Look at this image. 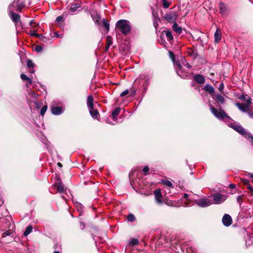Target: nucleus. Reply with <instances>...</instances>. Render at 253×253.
Wrapping results in <instances>:
<instances>
[{
    "mask_svg": "<svg viewBox=\"0 0 253 253\" xmlns=\"http://www.w3.org/2000/svg\"><path fill=\"white\" fill-rule=\"evenodd\" d=\"M116 29L125 35H127L131 29L129 22L126 20H120L116 24Z\"/></svg>",
    "mask_w": 253,
    "mask_h": 253,
    "instance_id": "nucleus-1",
    "label": "nucleus"
},
{
    "mask_svg": "<svg viewBox=\"0 0 253 253\" xmlns=\"http://www.w3.org/2000/svg\"><path fill=\"white\" fill-rule=\"evenodd\" d=\"M229 126L246 137L251 138L253 140V136H252L251 133L246 131L240 125L236 123H231L229 124Z\"/></svg>",
    "mask_w": 253,
    "mask_h": 253,
    "instance_id": "nucleus-2",
    "label": "nucleus"
},
{
    "mask_svg": "<svg viewBox=\"0 0 253 253\" xmlns=\"http://www.w3.org/2000/svg\"><path fill=\"white\" fill-rule=\"evenodd\" d=\"M53 178L55 179L54 184L53 185L54 188L57 190L59 193H64L66 190V188H65L63 184L61 182V179L59 175L56 174Z\"/></svg>",
    "mask_w": 253,
    "mask_h": 253,
    "instance_id": "nucleus-3",
    "label": "nucleus"
},
{
    "mask_svg": "<svg viewBox=\"0 0 253 253\" xmlns=\"http://www.w3.org/2000/svg\"><path fill=\"white\" fill-rule=\"evenodd\" d=\"M210 110L213 115L219 120L229 118L223 110L220 109L218 111L211 105H210Z\"/></svg>",
    "mask_w": 253,
    "mask_h": 253,
    "instance_id": "nucleus-4",
    "label": "nucleus"
},
{
    "mask_svg": "<svg viewBox=\"0 0 253 253\" xmlns=\"http://www.w3.org/2000/svg\"><path fill=\"white\" fill-rule=\"evenodd\" d=\"M252 104V99L251 97H248L247 99V103H240L237 102L235 103L236 106L239 109L244 112L247 113L248 111L250 110V106Z\"/></svg>",
    "mask_w": 253,
    "mask_h": 253,
    "instance_id": "nucleus-5",
    "label": "nucleus"
},
{
    "mask_svg": "<svg viewBox=\"0 0 253 253\" xmlns=\"http://www.w3.org/2000/svg\"><path fill=\"white\" fill-rule=\"evenodd\" d=\"M195 203L200 207L205 208L211 205L212 202L210 199L205 198L196 200Z\"/></svg>",
    "mask_w": 253,
    "mask_h": 253,
    "instance_id": "nucleus-6",
    "label": "nucleus"
},
{
    "mask_svg": "<svg viewBox=\"0 0 253 253\" xmlns=\"http://www.w3.org/2000/svg\"><path fill=\"white\" fill-rule=\"evenodd\" d=\"M226 199V195L217 193L213 195L214 202L216 204H219L224 201Z\"/></svg>",
    "mask_w": 253,
    "mask_h": 253,
    "instance_id": "nucleus-7",
    "label": "nucleus"
},
{
    "mask_svg": "<svg viewBox=\"0 0 253 253\" xmlns=\"http://www.w3.org/2000/svg\"><path fill=\"white\" fill-rule=\"evenodd\" d=\"M154 194L156 203L159 205L162 204V195L161 190L160 189H158L155 190Z\"/></svg>",
    "mask_w": 253,
    "mask_h": 253,
    "instance_id": "nucleus-8",
    "label": "nucleus"
},
{
    "mask_svg": "<svg viewBox=\"0 0 253 253\" xmlns=\"http://www.w3.org/2000/svg\"><path fill=\"white\" fill-rule=\"evenodd\" d=\"M223 225L225 226H229L232 224V218L231 217L227 214H225L223 216L222 219Z\"/></svg>",
    "mask_w": 253,
    "mask_h": 253,
    "instance_id": "nucleus-9",
    "label": "nucleus"
},
{
    "mask_svg": "<svg viewBox=\"0 0 253 253\" xmlns=\"http://www.w3.org/2000/svg\"><path fill=\"white\" fill-rule=\"evenodd\" d=\"M219 9H220V13L222 15H227L228 12V9L226 4H224L222 2H220L219 3Z\"/></svg>",
    "mask_w": 253,
    "mask_h": 253,
    "instance_id": "nucleus-10",
    "label": "nucleus"
},
{
    "mask_svg": "<svg viewBox=\"0 0 253 253\" xmlns=\"http://www.w3.org/2000/svg\"><path fill=\"white\" fill-rule=\"evenodd\" d=\"M69 6L70 11L74 12L81 7V4L79 2H73L71 3Z\"/></svg>",
    "mask_w": 253,
    "mask_h": 253,
    "instance_id": "nucleus-11",
    "label": "nucleus"
},
{
    "mask_svg": "<svg viewBox=\"0 0 253 253\" xmlns=\"http://www.w3.org/2000/svg\"><path fill=\"white\" fill-rule=\"evenodd\" d=\"M90 115L94 118L98 119V117L99 115V112L97 109H94L93 107L88 108Z\"/></svg>",
    "mask_w": 253,
    "mask_h": 253,
    "instance_id": "nucleus-12",
    "label": "nucleus"
},
{
    "mask_svg": "<svg viewBox=\"0 0 253 253\" xmlns=\"http://www.w3.org/2000/svg\"><path fill=\"white\" fill-rule=\"evenodd\" d=\"M214 42L216 43L219 42L221 39V32L219 28L216 29V30L214 33Z\"/></svg>",
    "mask_w": 253,
    "mask_h": 253,
    "instance_id": "nucleus-13",
    "label": "nucleus"
},
{
    "mask_svg": "<svg viewBox=\"0 0 253 253\" xmlns=\"http://www.w3.org/2000/svg\"><path fill=\"white\" fill-rule=\"evenodd\" d=\"M176 16V14H166L164 16V18L168 22H172L175 21Z\"/></svg>",
    "mask_w": 253,
    "mask_h": 253,
    "instance_id": "nucleus-14",
    "label": "nucleus"
},
{
    "mask_svg": "<svg viewBox=\"0 0 253 253\" xmlns=\"http://www.w3.org/2000/svg\"><path fill=\"white\" fill-rule=\"evenodd\" d=\"M51 112L53 115H59L62 114V109L59 106L53 107L51 109Z\"/></svg>",
    "mask_w": 253,
    "mask_h": 253,
    "instance_id": "nucleus-15",
    "label": "nucleus"
},
{
    "mask_svg": "<svg viewBox=\"0 0 253 253\" xmlns=\"http://www.w3.org/2000/svg\"><path fill=\"white\" fill-rule=\"evenodd\" d=\"M10 17L12 21L15 23H17L18 22H19L20 20V15L19 14L14 13L13 12H11Z\"/></svg>",
    "mask_w": 253,
    "mask_h": 253,
    "instance_id": "nucleus-16",
    "label": "nucleus"
},
{
    "mask_svg": "<svg viewBox=\"0 0 253 253\" xmlns=\"http://www.w3.org/2000/svg\"><path fill=\"white\" fill-rule=\"evenodd\" d=\"M214 100L218 103L223 104L225 102V99L223 96L217 94L215 95Z\"/></svg>",
    "mask_w": 253,
    "mask_h": 253,
    "instance_id": "nucleus-17",
    "label": "nucleus"
},
{
    "mask_svg": "<svg viewBox=\"0 0 253 253\" xmlns=\"http://www.w3.org/2000/svg\"><path fill=\"white\" fill-rule=\"evenodd\" d=\"M194 79L198 84H203L205 81L204 77L200 75H195L194 76Z\"/></svg>",
    "mask_w": 253,
    "mask_h": 253,
    "instance_id": "nucleus-18",
    "label": "nucleus"
},
{
    "mask_svg": "<svg viewBox=\"0 0 253 253\" xmlns=\"http://www.w3.org/2000/svg\"><path fill=\"white\" fill-rule=\"evenodd\" d=\"M121 109L119 107L116 108L112 113V117L114 120H116L117 117L119 114Z\"/></svg>",
    "mask_w": 253,
    "mask_h": 253,
    "instance_id": "nucleus-19",
    "label": "nucleus"
},
{
    "mask_svg": "<svg viewBox=\"0 0 253 253\" xmlns=\"http://www.w3.org/2000/svg\"><path fill=\"white\" fill-rule=\"evenodd\" d=\"M87 105L88 108L93 107V98L91 95H89L87 99Z\"/></svg>",
    "mask_w": 253,
    "mask_h": 253,
    "instance_id": "nucleus-20",
    "label": "nucleus"
},
{
    "mask_svg": "<svg viewBox=\"0 0 253 253\" xmlns=\"http://www.w3.org/2000/svg\"><path fill=\"white\" fill-rule=\"evenodd\" d=\"M204 90L211 94H212L214 92V88L210 84H206L204 87Z\"/></svg>",
    "mask_w": 253,
    "mask_h": 253,
    "instance_id": "nucleus-21",
    "label": "nucleus"
},
{
    "mask_svg": "<svg viewBox=\"0 0 253 253\" xmlns=\"http://www.w3.org/2000/svg\"><path fill=\"white\" fill-rule=\"evenodd\" d=\"M20 77L23 81H28L27 83L26 84L27 85H28V84H32V80L30 78L27 77L25 74H22L20 76Z\"/></svg>",
    "mask_w": 253,
    "mask_h": 253,
    "instance_id": "nucleus-22",
    "label": "nucleus"
},
{
    "mask_svg": "<svg viewBox=\"0 0 253 253\" xmlns=\"http://www.w3.org/2000/svg\"><path fill=\"white\" fill-rule=\"evenodd\" d=\"M19 0H14L12 3H11L8 7L9 12L11 13V12H13L14 8L15 5H18L19 3Z\"/></svg>",
    "mask_w": 253,
    "mask_h": 253,
    "instance_id": "nucleus-23",
    "label": "nucleus"
},
{
    "mask_svg": "<svg viewBox=\"0 0 253 253\" xmlns=\"http://www.w3.org/2000/svg\"><path fill=\"white\" fill-rule=\"evenodd\" d=\"M173 30L178 34H180L182 32V28L178 26L176 23H174L172 26Z\"/></svg>",
    "mask_w": 253,
    "mask_h": 253,
    "instance_id": "nucleus-24",
    "label": "nucleus"
},
{
    "mask_svg": "<svg viewBox=\"0 0 253 253\" xmlns=\"http://www.w3.org/2000/svg\"><path fill=\"white\" fill-rule=\"evenodd\" d=\"M187 52L189 56H192L194 59L197 56V54L192 49H188Z\"/></svg>",
    "mask_w": 253,
    "mask_h": 253,
    "instance_id": "nucleus-25",
    "label": "nucleus"
},
{
    "mask_svg": "<svg viewBox=\"0 0 253 253\" xmlns=\"http://www.w3.org/2000/svg\"><path fill=\"white\" fill-rule=\"evenodd\" d=\"M102 24L106 32H108L109 31V23L105 19H103L102 20Z\"/></svg>",
    "mask_w": 253,
    "mask_h": 253,
    "instance_id": "nucleus-26",
    "label": "nucleus"
},
{
    "mask_svg": "<svg viewBox=\"0 0 253 253\" xmlns=\"http://www.w3.org/2000/svg\"><path fill=\"white\" fill-rule=\"evenodd\" d=\"M164 32L165 33L166 36L168 38L169 41L172 40L173 39V36L171 34V33L169 31H164Z\"/></svg>",
    "mask_w": 253,
    "mask_h": 253,
    "instance_id": "nucleus-27",
    "label": "nucleus"
},
{
    "mask_svg": "<svg viewBox=\"0 0 253 253\" xmlns=\"http://www.w3.org/2000/svg\"><path fill=\"white\" fill-rule=\"evenodd\" d=\"M32 227L31 226H28L24 232V236H27L32 231Z\"/></svg>",
    "mask_w": 253,
    "mask_h": 253,
    "instance_id": "nucleus-28",
    "label": "nucleus"
},
{
    "mask_svg": "<svg viewBox=\"0 0 253 253\" xmlns=\"http://www.w3.org/2000/svg\"><path fill=\"white\" fill-rule=\"evenodd\" d=\"M139 243L138 240L135 238H132L129 240V244L132 246L138 245Z\"/></svg>",
    "mask_w": 253,
    "mask_h": 253,
    "instance_id": "nucleus-29",
    "label": "nucleus"
},
{
    "mask_svg": "<svg viewBox=\"0 0 253 253\" xmlns=\"http://www.w3.org/2000/svg\"><path fill=\"white\" fill-rule=\"evenodd\" d=\"M175 65L176 67V70L177 73L178 75L180 76L179 73L180 72V70L181 69V67H182L181 65L178 62L175 63Z\"/></svg>",
    "mask_w": 253,
    "mask_h": 253,
    "instance_id": "nucleus-30",
    "label": "nucleus"
},
{
    "mask_svg": "<svg viewBox=\"0 0 253 253\" xmlns=\"http://www.w3.org/2000/svg\"><path fill=\"white\" fill-rule=\"evenodd\" d=\"M127 219L128 221L133 222L135 220V217L133 214L130 213L127 215Z\"/></svg>",
    "mask_w": 253,
    "mask_h": 253,
    "instance_id": "nucleus-31",
    "label": "nucleus"
},
{
    "mask_svg": "<svg viewBox=\"0 0 253 253\" xmlns=\"http://www.w3.org/2000/svg\"><path fill=\"white\" fill-rule=\"evenodd\" d=\"M27 67L29 68H34L35 67V64L33 62V61L30 60V59H29L27 61Z\"/></svg>",
    "mask_w": 253,
    "mask_h": 253,
    "instance_id": "nucleus-32",
    "label": "nucleus"
},
{
    "mask_svg": "<svg viewBox=\"0 0 253 253\" xmlns=\"http://www.w3.org/2000/svg\"><path fill=\"white\" fill-rule=\"evenodd\" d=\"M12 234V232L9 230L5 231L2 235V237H5L8 236H10Z\"/></svg>",
    "mask_w": 253,
    "mask_h": 253,
    "instance_id": "nucleus-33",
    "label": "nucleus"
},
{
    "mask_svg": "<svg viewBox=\"0 0 253 253\" xmlns=\"http://www.w3.org/2000/svg\"><path fill=\"white\" fill-rule=\"evenodd\" d=\"M163 7L168 8L169 6V3L167 0H162Z\"/></svg>",
    "mask_w": 253,
    "mask_h": 253,
    "instance_id": "nucleus-34",
    "label": "nucleus"
},
{
    "mask_svg": "<svg viewBox=\"0 0 253 253\" xmlns=\"http://www.w3.org/2000/svg\"><path fill=\"white\" fill-rule=\"evenodd\" d=\"M47 107L46 105L43 106L41 110V115L42 116H43L44 115L46 110H47Z\"/></svg>",
    "mask_w": 253,
    "mask_h": 253,
    "instance_id": "nucleus-35",
    "label": "nucleus"
},
{
    "mask_svg": "<svg viewBox=\"0 0 253 253\" xmlns=\"http://www.w3.org/2000/svg\"><path fill=\"white\" fill-rule=\"evenodd\" d=\"M163 183L165 185L168 186V187H172L173 186L172 183L169 180H164Z\"/></svg>",
    "mask_w": 253,
    "mask_h": 253,
    "instance_id": "nucleus-36",
    "label": "nucleus"
},
{
    "mask_svg": "<svg viewBox=\"0 0 253 253\" xmlns=\"http://www.w3.org/2000/svg\"><path fill=\"white\" fill-rule=\"evenodd\" d=\"M56 22L59 24L62 23L63 22V16H58L56 19Z\"/></svg>",
    "mask_w": 253,
    "mask_h": 253,
    "instance_id": "nucleus-37",
    "label": "nucleus"
},
{
    "mask_svg": "<svg viewBox=\"0 0 253 253\" xmlns=\"http://www.w3.org/2000/svg\"><path fill=\"white\" fill-rule=\"evenodd\" d=\"M107 44L109 45H111L112 44V38L110 36H108L107 37Z\"/></svg>",
    "mask_w": 253,
    "mask_h": 253,
    "instance_id": "nucleus-38",
    "label": "nucleus"
},
{
    "mask_svg": "<svg viewBox=\"0 0 253 253\" xmlns=\"http://www.w3.org/2000/svg\"><path fill=\"white\" fill-rule=\"evenodd\" d=\"M35 51H36L37 52H40L42 50V47L41 45H37L36 46L35 48Z\"/></svg>",
    "mask_w": 253,
    "mask_h": 253,
    "instance_id": "nucleus-39",
    "label": "nucleus"
},
{
    "mask_svg": "<svg viewBox=\"0 0 253 253\" xmlns=\"http://www.w3.org/2000/svg\"><path fill=\"white\" fill-rule=\"evenodd\" d=\"M30 25L31 27L35 28L38 26V24L34 22V20H31L30 22Z\"/></svg>",
    "mask_w": 253,
    "mask_h": 253,
    "instance_id": "nucleus-40",
    "label": "nucleus"
},
{
    "mask_svg": "<svg viewBox=\"0 0 253 253\" xmlns=\"http://www.w3.org/2000/svg\"><path fill=\"white\" fill-rule=\"evenodd\" d=\"M129 92V90L128 89H126L125 90H124L123 92H122L121 94H120V96L121 97H124L125 96V95H127Z\"/></svg>",
    "mask_w": 253,
    "mask_h": 253,
    "instance_id": "nucleus-41",
    "label": "nucleus"
},
{
    "mask_svg": "<svg viewBox=\"0 0 253 253\" xmlns=\"http://www.w3.org/2000/svg\"><path fill=\"white\" fill-rule=\"evenodd\" d=\"M31 94L32 97L35 99H37L39 96L37 93L33 91L31 92Z\"/></svg>",
    "mask_w": 253,
    "mask_h": 253,
    "instance_id": "nucleus-42",
    "label": "nucleus"
},
{
    "mask_svg": "<svg viewBox=\"0 0 253 253\" xmlns=\"http://www.w3.org/2000/svg\"><path fill=\"white\" fill-rule=\"evenodd\" d=\"M149 167H147V166H145L143 169V171L144 172V174L146 175L147 174V172H148L149 171Z\"/></svg>",
    "mask_w": 253,
    "mask_h": 253,
    "instance_id": "nucleus-43",
    "label": "nucleus"
},
{
    "mask_svg": "<svg viewBox=\"0 0 253 253\" xmlns=\"http://www.w3.org/2000/svg\"><path fill=\"white\" fill-rule=\"evenodd\" d=\"M248 97H249V96H248V95H242L241 96V97H240V99L242 100H244L246 101V103H247V99L248 98Z\"/></svg>",
    "mask_w": 253,
    "mask_h": 253,
    "instance_id": "nucleus-44",
    "label": "nucleus"
},
{
    "mask_svg": "<svg viewBox=\"0 0 253 253\" xmlns=\"http://www.w3.org/2000/svg\"><path fill=\"white\" fill-rule=\"evenodd\" d=\"M224 87V85L223 83H221L218 87V90L220 92H222Z\"/></svg>",
    "mask_w": 253,
    "mask_h": 253,
    "instance_id": "nucleus-45",
    "label": "nucleus"
},
{
    "mask_svg": "<svg viewBox=\"0 0 253 253\" xmlns=\"http://www.w3.org/2000/svg\"><path fill=\"white\" fill-rule=\"evenodd\" d=\"M30 35L32 36L39 37L40 35L38 34L35 31H31L30 32Z\"/></svg>",
    "mask_w": 253,
    "mask_h": 253,
    "instance_id": "nucleus-46",
    "label": "nucleus"
},
{
    "mask_svg": "<svg viewBox=\"0 0 253 253\" xmlns=\"http://www.w3.org/2000/svg\"><path fill=\"white\" fill-rule=\"evenodd\" d=\"M15 6H17V10L18 11H20L21 9L22 8V7H23V5L22 4H18V5H15Z\"/></svg>",
    "mask_w": 253,
    "mask_h": 253,
    "instance_id": "nucleus-47",
    "label": "nucleus"
},
{
    "mask_svg": "<svg viewBox=\"0 0 253 253\" xmlns=\"http://www.w3.org/2000/svg\"><path fill=\"white\" fill-rule=\"evenodd\" d=\"M241 180L243 181V183L245 185H248L249 183V181L247 179H241Z\"/></svg>",
    "mask_w": 253,
    "mask_h": 253,
    "instance_id": "nucleus-48",
    "label": "nucleus"
},
{
    "mask_svg": "<svg viewBox=\"0 0 253 253\" xmlns=\"http://www.w3.org/2000/svg\"><path fill=\"white\" fill-rule=\"evenodd\" d=\"M237 201L239 203H240L242 201V197L241 196L239 195L237 197Z\"/></svg>",
    "mask_w": 253,
    "mask_h": 253,
    "instance_id": "nucleus-49",
    "label": "nucleus"
},
{
    "mask_svg": "<svg viewBox=\"0 0 253 253\" xmlns=\"http://www.w3.org/2000/svg\"><path fill=\"white\" fill-rule=\"evenodd\" d=\"M248 114V115L250 116V118H253V111H248V112H247Z\"/></svg>",
    "mask_w": 253,
    "mask_h": 253,
    "instance_id": "nucleus-50",
    "label": "nucleus"
},
{
    "mask_svg": "<svg viewBox=\"0 0 253 253\" xmlns=\"http://www.w3.org/2000/svg\"><path fill=\"white\" fill-rule=\"evenodd\" d=\"M247 188L249 189L251 191L253 192V187L250 184H248L247 185Z\"/></svg>",
    "mask_w": 253,
    "mask_h": 253,
    "instance_id": "nucleus-51",
    "label": "nucleus"
},
{
    "mask_svg": "<svg viewBox=\"0 0 253 253\" xmlns=\"http://www.w3.org/2000/svg\"><path fill=\"white\" fill-rule=\"evenodd\" d=\"M169 55L171 57V58L173 60L174 58V54L171 51H169Z\"/></svg>",
    "mask_w": 253,
    "mask_h": 253,
    "instance_id": "nucleus-52",
    "label": "nucleus"
},
{
    "mask_svg": "<svg viewBox=\"0 0 253 253\" xmlns=\"http://www.w3.org/2000/svg\"><path fill=\"white\" fill-rule=\"evenodd\" d=\"M184 65L186 66V67L188 69H190V68H191V65L188 63H187V62H186V64H184Z\"/></svg>",
    "mask_w": 253,
    "mask_h": 253,
    "instance_id": "nucleus-53",
    "label": "nucleus"
},
{
    "mask_svg": "<svg viewBox=\"0 0 253 253\" xmlns=\"http://www.w3.org/2000/svg\"><path fill=\"white\" fill-rule=\"evenodd\" d=\"M188 195L187 194L185 193V194H184L183 198H184V199H185L187 200V199H188Z\"/></svg>",
    "mask_w": 253,
    "mask_h": 253,
    "instance_id": "nucleus-54",
    "label": "nucleus"
},
{
    "mask_svg": "<svg viewBox=\"0 0 253 253\" xmlns=\"http://www.w3.org/2000/svg\"><path fill=\"white\" fill-rule=\"evenodd\" d=\"M229 187L231 188H234L235 187V185L234 184H230L229 185Z\"/></svg>",
    "mask_w": 253,
    "mask_h": 253,
    "instance_id": "nucleus-55",
    "label": "nucleus"
},
{
    "mask_svg": "<svg viewBox=\"0 0 253 253\" xmlns=\"http://www.w3.org/2000/svg\"><path fill=\"white\" fill-rule=\"evenodd\" d=\"M111 45H109L108 44H107L106 47H105V50L107 51L110 47Z\"/></svg>",
    "mask_w": 253,
    "mask_h": 253,
    "instance_id": "nucleus-56",
    "label": "nucleus"
},
{
    "mask_svg": "<svg viewBox=\"0 0 253 253\" xmlns=\"http://www.w3.org/2000/svg\"><path fill=\"white\" fill-rule=\"evenodd\" d=\"M81 227L82 229H83L84 228V224L83 223H82V222H81Z\"/></svg>",
    "mask_w": 253,
    "mask_h": 253,
    "instance_id": "nucleus-57",
    "label": "nucleus"
},
{
    "mask_svg": "<svg viewBox=\"0 0 253 253\" xmlns=\"http://www.w3.org/2000/svg\"><path fill=\"white\" fill-rule=\"evenodd\" d=\"M250 177L253 178V174H249Z\"/></svg>",
    "mask_w": 253,
    "mask_h": 253,
    "instance_id": "nucleus-58",
    "label": "nucleus"
},
{
    "mask_svg": "<svg viewBox=\"0 0 253 253\" xmlns=\"http://www.w3.org/2000/svg\"><path fill=\"white\" fill-rule=\"evenodd\" d=\"M30 72H31V73H34V72H35V70H32V71H31Z\"/></svg>",
    "mask_w": 253,
    "mask_h": 253,
    "instance_id": "nucleus-59",
    "label": "nucleus"
},
{
    "mask_svg": "<svg viewBox=\"0 0 253 253\" xmlns=\"http://www.w3.org/2000/svg\"><path fill=\"white\" fill-rule=\"evenodd\" d=\"M54 253H60V252L58 251H54Z\"/></svg>",
    "mask_w": 253,
    "mask_h": 253,
    "instance_id": "nucleus-60",
    "label": "nucleus"
},
{
    "mask_svg": "<svg viewBox=\"0 0 253 253\" xmlns=\"http://www.w3.org/2000/svg\"><path fill=\"white\" fill-rule=\"evenodd\" d=\"M58 166H62L61 164V163H59L58 164Z\"/></svg>",
    "mask_w": 253,
    "mask_h": 253,
    "instance_id": "nucleus-61",
    "label": "nucleus"
}]
</instances>
